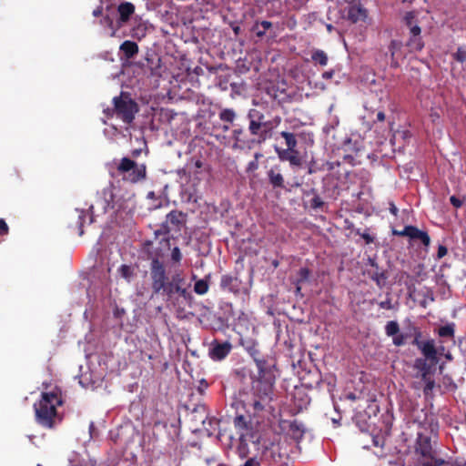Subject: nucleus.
<instances>
[{"label":"nucleus","mask_w":466,"mask_h":466,"mask_svg":"<svg viewBox=\"0 0 466 466\" xmlns=\"http://www.w3.org/2000/svg\"><path fill=\"white\" fill-rule=\"evenodd\" d=\"M166 249H169L162 240L155 238V241L146 240L143 243L142 251L150 260L149 275L152 294L163 299L167 307L180 313L186 306L192 302L193 296L190 291V284L181 272L169 275L166 266L161 260L165 257Z\"/></svg>","instance_id":"nucleus-1"},{"label":"nucleus","mask_w":466,"mask_h":466,"mask_svg":"<svg viewBox=\"0 0 466 466\" xmlns=\"http://www.w3.org/2000/svg\"><path fill=\"white\" fill-rule=\"evenodd\" d=\"M240 344L248 352L256 362L258 378L252 382V396L248 402V410L253 415H260L265 410H271L274 377L269 370L268 361L262 357L258 343L252 339H241Z\"/></svg>","instance_id":"nucleus-2"},{"label":"nucleus","mask_w":466,"mask_h":466,"mask_svg":"<svg viewBox=\"0 0 466 466\" xmlns=\"http://www.w3.org/2000/svg\"><path fill=\"white\" fill-rule=\"evenodd\" d=\"M247 118L248 131L242 127L232 130L233 149L250 150L263 144L270 137V122L265 120V115L262 112L251 108L247 114Z\"/></svg>","instance_id":"nucleus-3"},{"label":"nucleus","mask_w":466,"mask_h":466,"mask_svg":"<svg viewBox=\"0 0 466 466\" xmlns=\"http://www.w3.org/2000/svg\"><path fill=\"white\" fill-rule=\"evenodd\" d=\"M62 403L61 393L57 389L42 392L40 400L34 404L35 421L44 428H54L58 418L56 407Z\"/></svg>","instance_id":"nucleus-4"},{"label":"nucleus","mask_w":466,"mask_h":466,"mask_svg":"<svg viewBox=\"0 0 466 466\" xmlns=\"http://www.w3.org/2000/svg\"><path fill=\"white\" fill-rule=\"evenodd\" d=\"M113 111L117 118L127 125L134 121L139 108L137 103L130 96V94L121 92L118 96L113 98Z\"/></svg>","instance_id":"nucleus-5"},{"label":"nucleus","mask_w":466,"mask_h":466,"mask_svg":"<svg viewBox=\"0 0 466 466\" xmlns=\"http://www.w3.org/2000/svg\"><path fill=\"white\" fill-rule=\"evenodd\" d=\"M280 137L285 140L286 148L276 147V153L281 161H288L291 166H301V157L297 149L298 141L296 136L288 131H281Z\"/></svg>","instance_id":"nucleus-6"},{"label":"nucleus","mask_w":466,"mask_h":466,"mask_svg":"<svg viewBox=\"0 0 466 466\" xmlns=\"http://www.w3.org/2000/svg\"><path fill=\"white\" fill-rule=\"evenodd\" d=\"M187 215L182 211L172 210L166 218V221L162 224L161 228L155 231L156 239L158 236H163L162 240L165 241L166 246L170 247L168 234L171 231L179 232L182 227L186 224Z\"/></svg>","instance_id":"nucleus-7"},{"label":"nucleus","mask_w":466,"mask_h":466,"mask_svg":"<svg viewBox=\"0 0 466 466\" xmlns=\"http://www.w3.org/2000/svg\"><path fill=\"white\" fill-rule=\"evenodd\" d=\"M117 171L123 179L130 183H137L147 177V167L145 164L138 165L128 157H123L117 166Z\"/></svg>","instance_id":"nucleus-8"},{"label":"nucleus","mask_w":466,"mask_h":466,"mask_svg":"<svg viewBox=\"0 0 466 466\" xmlns=\"http://www.w3.org/2000/svg\"><path fill=\"white\" fill-rule=\"evenodd\" d=\"M415 453L422 466H429L433 461L438 460L437 452L431 444V437L419 433L415 445Z\"/></svg>","instance_id":"nucleus-9"},{"label":"nucleus","mask_w":466,"mask_h":466,"mask_svg":"<svg viewBox=\"0 0 466 466\" xmlns=\"http://www.w3.org/2000/svg\"><path fill=\"white\" fill-rule=\"evenodd\" d=\"M232 350V344L226 341L214 339L208 349V356L212 360L221 361L225 360Z\"/></svg>","instance_id":"nucleus-10"},{"label":"nucleus","mask_w":466,"mask_h":466,"mask_svg":"<svg viewBox=\"0 0 466 466\" xmlns=\"http://www.w3.org/2000/svg\"><path fill=\"white\" fill-rule=\"evenodd\" d=\"M118 17L116 19V25L121 28L127 24L132 15L135 14L136 7L131 2H122L117 5L116 8Z\"/></svg>","instance_id":"nucleus-11"},{"label":"nucleus","mask_w":466,"mask_h":466,"mask_svg":"<svg viewBox=\"0 0 466 466\" xmlns=\"http://www.w3.org/2000/svg\"><path fill=\"white\" fill-rule=\"evenodd\" d=\"M369 264L372 268L368 270L369 278L371 279L379 288H383L388 279L387 272L385 270H380L379 265L374 258H370Z\"/></svg>","instance_id":"nucleus-12"},{"label":"nucleus","mask_w":466,"mask_h":466,"mask_svg":"<svg viewBox=\"0 0 466 466\" xmlns=\"http://www.w3.org/2000/svg\"><path fill=\"white\" fill-rule=\"evenodd\" d=\"M368 16V11L360 5H350L347 10V18L351 23L356 24L359 21H365Z\"/></svg>","instance_id":"nucleus-13"},{"label":"nucleus","mask_w":466,"mask_h":466,"mask_svg":"<svg viewBox=\"0 0 466 466\" xmlns=\"http://www.w3.org/2000/svg\"><path fill=\"white\" fill-rule=\"evenodd\" d=\"M113 186L106 187L101 191V205L105 212L109 209H116Z\"/></svg>","instance_id":"nucleus-14"},{"label":"nucleus","mask_w":466,"mask_h":466,"mask_svg":"<svg viewBox=\"0 0 466 466\" xmlns=\"http://www.w3.org/2000/svg\"><path fill=\"white\" fill-rule=\"evenodd\" d=\"M268 178L273 188H284V177L279 167H273L268 171Z\"/></svg>","instance_id":"nucleus-15"},{"label":"nucleus","mask_w":466,"mask_h":466,"mask_svg":"<svg viewBox=\"0 0 466 466\" xmlns=\"http://www.w3.org/2000/svg\"><path fill=\"white\" fill-rule=\"evenodd\" d=\"M220 288L223 290L237 293L239 289V282L238 278L231 275H223L220 279Z\"/></svg>","instance_id":"nucleus-16"},{"label":"nucleus","mask_w":466,"mask_h":466,"mask_svg":"<svg viewBox=\"0 0 466 466\" xmlns=\"http://www.w3.org/2000/svg\"><path fill=\"white\" fill-rule=\"evenodd\" d=\"M402 46L401 41L391 40L388 46V50L390 55V66L393 68H397L400 66L398 61L400 57L399 52H400Z\"/></svg>","instance_id":"nucleus-17"},{"label":"nucleus","mask_w":466,"mask_h":466,"mask_svg":"<svg viewBox=\"0 0 466 466\" xmlns=\"http://www.w3.org/2000/svg\"><path fill=\"white\" fill-rule=\"evenodd\" d=\"M119 50L121 53H123L125 58L129 60L134 58L138 54L139 47L136 42L126 40L120 45Z\"/></svg>","instance_id":"nucleus-18"},{"label":"nucleus","mask_w":466,"mask_h":466,"mask_svg":"<svg viewBox=\"0 0 466 466\" xmlns=\"http://www.w3.org/2000/svg\"><path fill=\"white\" fill-rule=\"evenodd\" d=\"M219 119L225 123L222 129L227 132L230 128V125L233 124L237 117L236 111L233 108H224L218 114Z\"/></svg>","instance_id":"nucleus-19"},{"label":"nucleus","mask_w":466,"mask_h":466,"mask_svg":"<svg viewBox=\"0 0 466 466\" xmlns=\"http://www.w3.org/2000/svg\"><path fill=\"white\" fill-rule=\"evenodd\" d=\"M410 238L420 239L425 247H428L431 244L429 234L426 231L420 230L415 226H411Z\"/></svg>","instance_id":"nucleus-20"},{"label":"nucleus","mask_w":466,"mask_h":466,"mask_svg":"<svg viewBox=\"0 0 466 466\" xmlns=\"http://www.w3.org/2000/svg\"><path fill=\"white\" fill-rule=\"evenodd\" d=\"M422 354L430 360L436 359L437 356V350L435 349L434 341L432 339L424 341L423 344H421V347L420 348Z\"/></svg>","instance_id":"nucleus-21"},{"label":"nucleus","mask_w":466,"mask_h":466,"mask_svg":"<svg viewBox=\"0 0 466 466\" xmlns=\"http://www.w3.org/2000/svg\"><path fill=\"white\" fill-rule=\"evenodd\" d=\"M410 52L421 51L424 47V42L422 41L421 35H410L409 40L406 43Z\"/></svg>","instance_id":"nucleus-22"},{"label":"nucleus","mask_w":466,"mask_h":466,"mask_svg":"<svg viewBox=\"0 0 466 466\" xmlns=\"http://www.w3.org/2000/svg\"><path fill=\"white\" fill-rule=\"evenodd\" d=\"M310 277V270L308 268H301L298 271V278L295 281L296 293H300L301 284L308 282Z\"/></svg>","instance_id":"nucleus-23"},{"label":"nucleus","mask_w":466,"mask_h":466,"mask_svg":"<svg viewBox=\"0 0 466 466\" xmlns=\"http://www.w3.org/2000/svg\"><path fill=\"white\" fill-rule=\"evenodd\" d=\"M289 431L291 433L293 439L299 440L304 434L303 424L297 420H294L289 424Z\"/></svg>","instance_id":"nucleus-24"},{"label":"nucleus","mask_w":466,"mask_h":466,"mask_svg":"<svg viewBox=\"0 0 466 466\" xmlns=\"http://www.w3.org/2000/svg\"><path fill=\"white\" fill-rule=\"evenodd\" d=\"M385 334L388 337H391L392 339L394 337H398L400 333V325L396 320H390L386 323L385 327Z\"/></svg>","instance_id":"nucleus-25"},{"label":"nucleus","mask_w":466,"mask_h":466,"mask_svg":"<svg viewBox=\"0 0 466 466\" xmlns=\"http://www.w3.org/2000/svg\"><path fill=\"white\" fill-rule=\"evenodd\" d=\"M311 60L315 64H319L321 66H325L328 65L329 57L328 55L323 50L317 49L312 52Z\"/></svg>","instance_id":"nucleus-26"},{"label":"nucleus","mask_w":466,"mask_h":466,"mask_svg":"<svg viewBox=\"0 0 466 466\" xmlns=\"http://www.w3.org/2000/svg\"><path fill=\"white\" fill-rule=\"evenodd\" d=\"M413 336V331L408 329L407 331L400 332L398 337H394L392 339L393 345L396 347L404 346L407 343V340Z\"/></svg>","instance_id":"nucleus-27"},{"label":"nucleus","mask_w":466,"mask_h":466,"mask_svg":"<svg viewBox=\"0 0 466 466\" xmlns=\"http://www.w3.org/2000/svg\"><path fill=\"white\" fill-rule=\"evenodd\" d=\"M208 279H209V276L206 277L205 279H198L194 284V291L198 295H205L208 291Z\"/></svg>","instance_id":"nucleus-28"},{"label":"nucleus","mask_w":466,"mask_h":466,"mask_svg":"<svg viewBox=\"0 0 466 466\" xmlns=\"http://www.w3.org/2000/svg\"><path fill=\"white\" fill-rule=\"evenodd\" d=\"M454 331V324L451 323L445 326H441L438 330V334L440 337L442 338H453Z\"/></svg>","instance_id":"nucleus-29"},{"label":"nucleus","mask_w":466,"mask_h":466,"mask_svg":"<svg viewBox=\"0 0 466 466\" xmlns=\"http://www.w3.org/2000/svg\"><path fill=\"white\" fill-rule=\"evenodd\" d=\"M354 232L363 238L366 245H370L375 241V236L370 233V228H367L364 232H361L360 228H357Z\"/></svg>","instance_id":"nucleus-30"},{"label":"nucleus","mask_w":466,"mask_h":466,"mask_svg":"<svg viewBox=\"0 0 466 466\" xmlns=\"http://www.w3.org/2000/svg\"><path fill=\"white\" fill-rule=\"evenodd\" d=\"M410 329L413 331V336H414V339H413V340L411 342L412 345H414V346H416V347H418L420 349L421 347V344H423V342H424V341L420 340L421 332L414 325H410Z\"/></svg>","instance_id":"nucleus-31"},{"label":"nucleus","mask_w":466,"mask_h":466,"mask_svg":"<svg viewBox=\"0 0 466 466\" xmlns=\"http://www.w3.org/2000/svg\"><path fill=\"white\" fill-rule=\"evenodd\" d=\"M263 155L259 152L254 154V160L250 161L247 167V172H253L258 168V159L261 158Z\"/></svg>","instance_id":"nucleus-32"},{"label":"nucleus","mask_w":466,"mask_h":466,"mask_svg":"<svg viewBox=\"0 0 466 466\" xmlns=\"http://www.w3.org/2000/svg\"><path fill=\"white\" fill-rule=\"evenodd\" d=\"M234 425L237 429L239 430H247L248 429V421L244 415H238L234 419Z\"/></svg>","instance_id":"nucleus-33"},{"label":"nucleus","mask_w":466,"mask_h":466,"mask_svg":"<svg viewBox=\"0 0 466 466\" xmlns=\"http://www.w3.org/2000/svg\"><path fill=\"white\" fill-rule=\"evenodd\" d=\"M311 191L312 193H315L314 189H312ZM323 206L324 201L321 199V198L319 195L314 194V197L310 200V208L313 209H319L322 208Z\"/></svg>","instance_id":"nucleus-34"},{"label":"nucleus","mask_w":466,"mask_h":466,"mask_svg":"<svg viewBox=\"0 0 466 466\" xmlns=\"http://www.w3.org/2000/svg\"><path fill=\"white\" fill-rule=\"evenodd\" d=\"M404 23L408 28L416 25V15L414 12H407L403 17Z\"/></svg>","instance_id":"nucleus-35"},{"label":"nucleus","mask_w":466,"mask_h":466,"mask_svg":"<svg viewBox=\"0 0 466 466\" xmlns=\"http://www.w3.org/2000/svg\"><path fill=\"white\" fill-rule=\"evenodd\" d=\"M9 234V227L4 218H0V243Z\"/></svg>","instance_id":"nucleus-36"},{"label":"nucleus","mask_w":466,"mask_h":466,"mask_svg":"<svg viewBox=\"0 0 466 466\" xmlns=\"http://www.w3.org/2000/svg\"><path fill=\"white\" fill-rule=\"evenodd\" d=\"M105 20L107 22L108 27L111 29V33L109 35L110 37H116L117 31L120 29L117 27L116 23L114 24L113 20L108 15L105 17Z\"/></svg>","instance_id":"nucleus-37"},{"label":"nucleus","mask_w":466,"mask_h":466,"mask_svg":"<svg viewBox=\"0 0 466 466\" xmlns=\"http://www.w3.org/2000/svg\"><path fill=\"white\" fill-rule=\"evenodd\" d=\"M119 273L126 279H129L133 275L131 268L125 264L120 266Z\"/></svg>","instance_id":"nucleus-38"},{"label":"nucleus","mask_w":466,"mask_h":466,"mask_svg":"<svg viewBox=\"0 0 466 466\" xmlns=\"http://www.w3.org/2000/svg\"><path fill=\"white\" fill-rule=\"evenodd\" d=\"M429 466H461L456 462L451 461H445L441 458H439L436 461H433L431 464Z\"/></svg>","instance_id":"nucleus-39"},{"label":"nucleus","mask_w":466,"mask_h":466,"mask_svg":"<svg viewBox=\"0 0 466 466\" xmlns=\"http://www.w3.org/2000/svg\"><path fill=\"white\" fill-rule=\"evenodd\" d=\"M410 228H411V225L405 226L402 230H398V229L393 228L392 235L399 236V237H409L410 238Z\"/></svg>","instance_id":"nucleus-40"},{"label":"nucleus","mask_w":466,"mask_h":466,"mask_svg":"<svg viewBox=\"0 0 466 466\" xmlns=\"http://www.w3.org/2000/svg\"><path fill=\"white\" fill-rule=\"evenodd\" d=\"M372 444L374 447H380L382 448L385 444V439L382 435L377 434L372 435Z\"/></svg>","instance_id":"nucleus-41"},{"label":"nucleus","mask_w":466,"mask_h":466,"mask_svg":"<svg viewBox=\"0 0 466 466\" xmlns=\"http://www.w3.org/2000/svg\"><path fill=\"white\" fill-rule=\"evenodd\" d=\"M171 259L175 263H179L182 259V254L178 247H175L171 251Z\"/></svg>","instance_id":"nucleus-42"},{"label":"nucleus","mask_w":466,"mask_h":466,"mask_svg":"<svg viewBox=\"0 0 466 466\" xmlns=\"http://www.w3.org/2000/svg\"><path fill=\"white\" fill-rule=\"evenodd\" d=\"M378 305L380 309H394V305L392 304V299L389 296L385 300L379 302Z\"/></svg>","instance_id":"nucleus-43"},{"label":"nucleus","mask_w":466,"mask_h":466,"mask_svg":"<svg viewBox=\"0 0 466 466\" xmlns=\"http://www.w3.org/2000/svg\"><path fill=\"white\" fill-rule=\"evenodd\" d=\"M415 367L420 370L421 371V373L423 371H426V370H429L430 371V368L429 366L427 365L426 363V360H422V359H418L416 360V362H415Z\"/></svg>","instance_id":"nucleus-44"},{"label":"nucleus","mask_w":466,"mask_h":466,"mask_svg":"<svg viewBox=\"0 0 466 466\" xmlns=\"http://www.w3.org/2000/svg\"><path fill=\"white\" fill-rule=\"evenodd\" d=\"M237 451H238L239 457L246 458L248 455V451L247 444L240 442L239 445L238 446Z\"/></svg>","instance_id":"nucleus-45"},{"label":"nucleus","mask_w":466,"mask_h":466,"mask_svg":"<svg viewBox=\"0 0 466 466\" xmlns=\"http://www.w3.org/2000/svg\"><path fill=\"white\" fill-rule=\"evenodd\" d=\"M435 387V381L434 380H431L429 381H427V383L425 384L424 388H423V393L428 396L429 394H431V392L432 391V390L434 389Z\"/></svg>","instance_id":"nucleus-46"},{"label":"nucleus","mask_w":466,"mask_h":466,"mask_svg":"<svg viewBox=\"0 0 466 466\" xmlns=\"http://www.w3.org/2000/svg\"><path fill=\"white\" fill-rule=\"evenodd\" d=\"M258 25H260L262 26V28L265 32L272 26L271 22L264 20V21L260 22V24L256 23L255 25L253 26V30H257L258 27Z\"/></svg>","instance_id":"nucleus-47"},{"label":"nucleus","mask_w":466,"mask_h":466,"mask_svg":"<svg viewBox=\"0 0 466 466\" xmlns=\"http://www.w3.org/2000/svg\"><path fill=\"white\" fill-rule=\"evenodd\" d=\"M450 202L453 207H455L457 208H461L463 204V201L461 199H460L459 198H457L456 196H451L450 198Z\"/></svg>","instance_id":"nucleus-48"},{"label":"nucleus","mask_w":466,"mask_h":466,"mask_svg":"<svg viewBox=\"0 0 466 466\" xmlns=\"http://www.w3.org/2000/svg\"><path fill=\"white\" fill-rule=\"evenodd\" d=\"M448 253V249L445 246L443 245H440L439 248H438V251H437V257L438 258H443L444 256H446Z\"/></svg>","instance_id":"nucleus-49"},{"label":"nucleus","mask_w":466,"mask_h":466,"mask_svg":"<svg viewBox=\"0 0 466 466\" xmlns=\"http://www.w3.org/2000/svg\"><path fill=\"white\" fill-rule=\"evenodd\" d=\"M409 29H410V35H413L416 36V35H420V34H421V28L419 26L418 24L412 25Z\"/></svg>","instance_id":"nucleus-50"},{"label":"nucleus","mask_w":466,"mask_h":466,"mask_svg":"<svg viewBox=\"0 0 466 466\" xmlns=\"http://www.w3.org/2000/svg\"><path fill=\"white\" fill-rule=\"evenodd\" d=\"M234 372L237 376L243 379L247 376L248 370L245 368H241L235 370Z\"/></svg>","instance_id":"nucleus-51"},{"label":"nucleus","mask_w":466,"mask_h":466,"mask_svg":"<svg viewBox=\"0 0 466 466\" xmlns=\"http://www.w3.org/2000/svg\"><path fill=\"white\" fill-rule=\"evenodd\" d=\"M334 70H329V71H326L322 74V78L323 79H326V80H329V79H331L334 76Z\"/></svg>","instance_id":"nucleus-52"},{"label":"nucleus","mask_w":466,"mask_h":466,"mask_svg":"<svg viewBox=\"0 0 466 466\" xmlns=\"http://www.w3.org/2000/svg\"><path fill=\"white\" fill-rule=\"evenodd\" d=\"M431 380V377L430 376L429 370L423 371L421 373V380L424 381L425 384L427 383V381H429Z\"/></svg>","instance_id":"nucleus-53"},{"label":"nucleus","mask_w":466,"mask_h":466,"mask_svg":"<svg viewBox=\"0 0 466 466\" xmlns=\"http://www.w3.org/2000/svg\"><path fill=\"white\" fill-rule=\"evenodd\" d=\"M102 14H103V7H102V5H99L96 9L93 10V15L95 17L101 16Z\"/></svg>","instance_id":"nucleus-54"},{"label":"nucleus","mask_w":466,"mask_h":466,"mask_svg":"<svg viewBox=\"0 0 466 466\" xmlns=\"http://www.w3.org/2000/svg\"><path fill=\"white\" fill-rule=\"evenodd\" d=\"M389 209H390V212L393 216H397L398 215L399 209H398V208L395 206V204L393 202L390 203V208Z\"/></svg>","instance_id":"nucleus-55"},{"label":"nucleus","mask_w":466,"mask_h":466,"mask_svg":"<svg viewBox=\"0 0 466 466\" xmlns=\"http://www.w3.org/2000/svg\"><path fill=\"white\" fill-rule=\"evenodd\" d=\"M84 217H85V212H84V211H82V212H81V214L79 215V220H80V221H79V228H80L79 235H80V236H82V235L84 234V231H83V229H82V227H83V222H82V220H83Z\"/></svg>","instance_id":"nucleus-56"},{"label":"nucleus","mask_w":466,"mask_h":466,"mask_svg":"<svg viewBox=\"0 0 466 466\" xmlns=\"http://www.w3.org/2000/svg\"><path fill=\"white\" fill-rule=\"evenodd\" d=\"M376 120L379 122H382L385 120V113L383 111H379L376 116Z\"/></svg>","instance_id":"nucleus-57"},{"label":"nucleus","mask_w":466,"mask_h":466,"mask_svg":"<svg viewBox=\"0 0 466 466\" xmlns=\"http://www.w3.org/2000/svg\"><path fill=\"white\" fill-rule=\"evenodd\" d=\"M281 94H282V95H284V96H282V97H279V96H278V95H275V96H274V98H275V99H278L279 103H284V102H289V101H290V99H287V98H286V95H285L283 92H281Z\"/></svg>","instance_id":"nucleus-58"},{"label":"nucleus","mask_w":466,"mask_h":466,"mask_svg":"<svg viewBox=\"0 0 466 466\" xmlns=\"http://www.w3.org/2000/svg\"><path fill=\"white\" fill-rule=\"evenodd\" d=\"M465 57H466V56L463 53H457L456 54V59L458 61H460V62H463L465 60Z\"/></svg>","instance_id":"nucleus-59"},{"label":"nucleus","mask_w":466,"mask_h":466,"mask_svg":"<svg viewBox=\"0 0 466 466\" xmlns=\"http://www.w3.org/2000/svg\"><path fill=\"white\" fill-rule=\"evenodd\" d=\"M318 168L315 167V164L314 163H310L309 167V174H313L315 172H317Z\"/></svg>","instance_id":"nucleus-60"},{"label":"nucleus","mask_w":466,"mask_h":466,"mask_svg":"<svg viewBox=\"0 0 466 466\" xmlns=\"http://www.w3.org/2000/svg\"><path fill=\"white\" fill-rule=\"evenodd\" d=\"M256 35L258 37L262 38L266 35V33L264 30L259 29V30H257Z\"/></svg>","instance_id":"nucleus-61"},{"label":"nucleus","mask_w":466,"mask_h":466,"mask_svg":"<svg viewBox=\"0 0 466 466\" xmlns=\"http://www.w3.org/2000/svg\"><path fill=\"white\" fill-rule=\"evenodd\" d=\"M213 462H217V459L215 457H212V458H209V459H207V463L208 465H211V463Z\"/></svg>","instance_id":"nucleus-62"},{"label":"nucleus","mask_w":466,"mask_h":466,"mask_svg":"<svg viewBox=\"0 0 466 466\" xmlns=\"http://www.w3.org/2000/svg\"><path fill=\"white\" fill-rule=\"evenodd\" d=\"M139 154H140V150L139 149H135V150L132 151V157H138Z\"/></svg>","instance_id":"nucleus-63"},{"label":"nucleus","mask_w":466,"mask_h":466,"mask_svg":"<svg viewBox=\"0 0 466 466\" xmlns=\"http://www.w3.org/2000/svg\"><path fill=\"white\" fill-rule=\"evenodd\" d=\"M326 27H327V30H328L329 33H330V32H332V31H333V29H334V26H333L331 24H328V25H326Z\"/></svg>","instance_id":"nucleus-64"}]
</instances>
